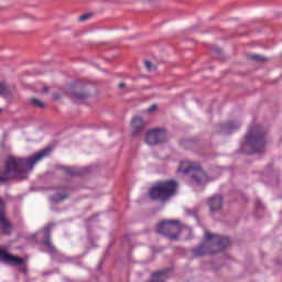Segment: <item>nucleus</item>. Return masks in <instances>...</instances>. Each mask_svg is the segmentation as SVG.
Listing matches in <instances>:
<instances>
[{"instance_id": "5701e85b", "label": "nucleus", "mask_w": 282, "mask_h": 282, "mask_svg": "<svg viewBox=\"0 0 282 282\" xmlns=\"http://www.w3.org/2000/svg\"><path fill=\"white\" fill-rule=\"evenodd\" d=\"M212 50H213V52H215L219 56H221L224 54V51H221V48H219L217 46H213Z\"/></svg>"}, {"instance_id": "9d476101", "label": "nucleus", "mask_w": 282, "mask_h": 282, "mask_svg": "<svg viewBox=\"0 0 282 282\" xmlns=\"http://www.w3.org/2000/svg\"><path fill=\"white\" fill-rule=\"evenodd\" d=\"M207 206L212 213H217L224 207V196L216 194L207 200Z\"/></svg>"}, {"instance_id": "a878e982", "label": "nucleus", "mask_w": 282, "mask_h": 282, "mask_svg": "<svg viewBox=\"0 0 282 282\" xmlns=\"http://www.w3.org/2000/svg\"><path fill=\"white\" fill-rule=\"evenodd\" d=\"M155 109H158V106L156 105H152V106H150L149 111H155Z\"/></svg>"}, {"instance_id": "4be33fe9", "label": "nucleus", "mask_w": 282, "mask_h": 282, "mask_svg": "<svg viewBox=\"0 0 282 282\" xmlns=\"http://www.w3.org/2000/svg\"><path fill=\"white\" fill-rule=\"evenodd\" d=\"M93 14L91 13H85L79 17V21H87L88 19H91Z\"/></svg>"}, {"instance_id": "20e7f679", "label": "nucleus", "mask_w": 282, "mask_h": 282, "mask_svg": "<svg viewBox=\"0 0 282 282\" xmlns=\"http://www.w3.org/2000/svg\"><path fill=\"white\" fill-rule=\"evenodd\" d=\"M180 184L175 180L162 181L150 188V198L153 202H169L177 195Z\"/></svg>"}, {"instance_id": "6ab92c4d", "label": "nucleus", "mask_w": 282, "mask_h": 282, "mask_svg": "<svg viewBox=\"0 0 282 282\" xmlns=\"http://www.w3.org/2000/svg\"><path fill=\"white\" fill-rule=\"evenodd\" d=\"M63 199H67V194H55L52 196V202L58 204V202H63Z\"/></svg>"}, {"instance_id": "f8f14e48", "label": "nucleus", "mask_w": 282, "mask_h": 282, "mask_svg": "<svg viewBox=\"0 0 282 282\" xmlns=\"http://www.w3.org/2000/svg\"><path fill=\"white\" fill-rule=\"evenodd\" d=\"M240 124L235 122V121H230L228 123H224L221 126V131L223 133H232V131H237V129H239Z\"/></svg>"}, {"instance_id": "f257e3e1", "label": "nucleus", "mask_w": 282, "mask_h": 282, "mask_svg": "<svg viewBox=\"0 0 282 282\" xmlns=\"http://www.w3.org/2000/svg\"><path fill=\"white\" fill-rule=\"evenodd\" d=\"M48 154L50 149H46L29 159L10 156L4 163V170L0 172V184H6L10 180H26L28 173L34 169V165Z\"/></svg>"}, {"instance_id": "0eeeda50", "label": "nucleus", "mask_w": 282, "mask_h": 282, "mask_svg": "<svg viewBox=\"0 0 282 282\" xmlns=\"http://www.w3.org/2000/svg\"><path fill=\"white\" fill-rule=\"evenodd\" d=\"M145 142L150 147H153L155 144H160L161 142H166V131L162 129H153L148 131L145 135Z\"/></svg>"}, {"instance_id": "39448f33", "label": "nucleus", "mask_w": 282, "mask_h": 282, "mask_svg": "<svg viewBox=\"0 0 282 282\" xmlns=\"http://www.w3.org/2000/svg\"><path fill=\"white\" fill-rule=\"evenodd\" d=\"M180 173H184L185 175H189L192 184H197L198 186L202 184H206L208 182V176L206 172L202 170L199 164H196L191 161H183L178 166Z\"/></svg>"}, {"instance_id": "f3484780", "label": "nucleus", "mask_w": 282, "mask_h": 282, "mask_svg": "<svg viewBox=\"0 0 282 282\" xmlns=\"http://www.w3.org/2000/svg\"><path fill=\"white\" fill-rule=\"evenodd\" d=\"M166 274H169V269H163V270L153 272L152 276L154 279H165Z\"/></svg>"}, {"instance_id": "423d86ee", "label": "nucleus", "mask_w": 282, "mask_h": 282, "mask_svg": "<svg viewBox=\"0 0 282 282\" xmlns=\"http://www.w3.org/2000/svg\"><path fill=\"white\" fill-rule=\"evenodd\" d=\"M245 142L256 153H261L265 149V132L259 126H252L247 133Z\"/></svg>"}, {"instance_id": "4468645a", "label": "nucleus", "mask_w": 282, "mask_h": 282, "mask_svg": "<svg viewBox=\"0 0 282 282\" xmlns=\"http://www.w3.org/2000/svg\"><path fill=\"white\" fill-rule=\"evenodd\" d=\"M11 95H12V93L10 91V87L8 86V84L1 82L0 83V96H2V98H10Z\"/></svg>"}, {"instance_id": "b1692460", "label": "nucleus", "mask_w": 282, "mask_h": 282, "mask_svg": "<svg viewBox=\"0 0 282 282\" xmlns=\"http://www.w3.org/2000/svg\"><path fill=\"white\" fill-rule=\"evenodd\" d=\"M53 100H61V95L54 94L53 95Z\"/></svg>"}, {"instance_id": "dca6fc26", "label": "nucleus", "mask_w": 282, "mask_h": 282, "mask_svg": "<svg viewBox=\"0 0 282 282\" xmlns=\"http://www.w3.org/2000/svg\"><path fill=\"white\" fill-rule=\"evenodd\" d=\"M249 61H253L254 63H267L268 57L263 55H248Z\"/></svg>"}, {"instance_id": "1a4fd4ad", "label": "nucleus", "mask_w": 282, "mask_h": 282, "mask_svg": "<svg viewBox=\"0 0 282 282\" xmlns=\"http://www.w3.org/2000/svg\"><path fill=\"white\" fill-rule=\"evenodd\" d=\"M0 260L3 261L4 263H8L9 265H23L25 261L23 258L12 256L8 253L6 249L0 248Z\"/></svg>"}, {"instance_id": "393cba45", "label": "nucleus", "mask_w": 282, "mask_h": 282, "mask_svg": "<svg viewBox=\"0 0 282 282\" xmlns=\"http://www.w3.org/2000/svg\"><path fill=\"white\" fill-rule=\"evenodd\" d=\"M119 89H124V87H127V84L126 83H120L118 85Z\"/></svg>"}, {"instance_id": "f03ea898", "label": "nucleus", "mask_w": 282, "mask_h": 282, "mask_svg": "<svg viewBox=\"0 0 282 282\" xmlns=\"http://www.w3.org/2000/svg\"><path fill=\"white\" fill-rule=\"evenodd\" d=\"M230 246V239L210 231H205V241L191 250L193 257H206L217 254Z\"/></svg>"}, {"instance_id": "2eb2a0df", "label": "nucleus", "mask_w": 282, "mask_h": 282, "mask_svg": "<svg viewBox=\"0 0 282 282\" xmlns=\"http://www.w3.org/2000/svg\"><path fill=\"white\" fill-rule=\"evenodd\" d=\"M43 245L47 248L50 254H58V250L54 247L51 239H44Z\"/></svg>"}, {"instance_id": "6e6552de", "label": "nucleus", "mask_w": 282, "mask_h": 282, "mask_svg": "<svg viewBox=\"0 0 282 282\" xmlns=\"http://www.w3.org/2000/svg\"><path fill=\"white\" fill-rule=\"evenodd\" d=\"M0 230L2 235H11L12 234V224L8 216L6 215V203L0 198Z\"/></svg>"}, {"instance_id": "7ed1b4c3", "label": "nucleus", "mask_w": 282, "mask_h": 282, "mask_svg": "<svg viewBox=\"0 0 282 282\" xmlns=\"http://www.w3.org/2000/svg\"><path fill=\"white\" fill-rule=\"evenodd\" d=\"M156 232L164 235L170 241H177L180 235H184L185 239H193V229L186 225H182L180 220H163L156 225Z\"/></svg>"}, {"instance_id": "bb28decb", "label": "nucleus", "mask_w": 282, "mask_h": 282, "mask_svg": "<svg viewBox=\"0 0 282 282\" xmlns=\"http://www.w3.org/2000/svg\"><path fill=\"white\" fill-rule=\"evenodd\" d=\"M42 91L43 94H47V91H50V87L45 86Z\"/></svg>"}, {"instance_id": "ddd939ff", "label": "nucleus", "mask_w": 282, "mask_h": 282, "mask_svg": "<svg viewBox=\"0 0 282 282\" xmlns=\"http://www.w3.org/2000/svg\"><path fill=\"white\" fill-rule=\"evenodd\" d=\"M73 98H75L76 100H87V98H89L90 93L89 90H87L86 88L82 89V90H76L72 93Z\"/></svg>"}, {"instance_id": "aec40b11", "label": "nucleus", "mask_w": 282, "mask_h": 282, "mask_svg": "<svg viewBox=\"0 0 282 282\" xmlns=\"http://www.w3.org/2000/svg\"><path fill=\"white\" fill-rule=\"evenodd\" d=\"M52 228H54V225H47L44 228V239H51Z\"/></svg>"}, {"instance_id": "9b49d317", "label": "nucleus", "mask_w": 282, "mask_h": 282, "mask_svg": "<svg viewBox=\"0 0 282 282\" xmlns=\"http://www.w3.org/2000/svg\"><path fill=\"white\" fill-rule=\"evenodd\" d=\"M147 126V123L144 122V120L140 117H135L132 119L131 121V127H132V135H138L142 132V129H144V127Z\"/></svg>"}, {"instance_id": "a211bd4d", "label": "nucleus", "mask_w": 282, "mask_h": 282, "mask_svg": "<svg viewBox=\"0 0 282 282\" xmlns=\"http://www.w3.org/2000/svg\"><path fill=\"white\" fill-rule=\"evenodd\" d=\"M30 105H32L33 107H37V109H44L45 107V102L36 99L35 97H32L30 99Z\"/></svg>"}, {"instance_id": "412c9836", "label": "nucleus", "mask_w": 282, "mask_h": 282, "mask_svg": "<svg viewBox=\"0 0 282 282\" xmlns=\"http://www.w3.org/2000/svg\"><path fill=\"white\" fill-rule=\"evenodd\" d=\"M144 66L148 69V72H155V66H153L151 62H145Z\"/></svg>"}]
</instances>
